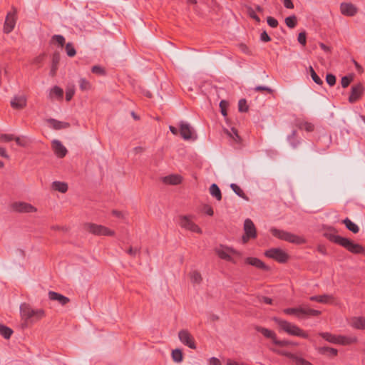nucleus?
<instances>
[{
  "label": "nucleus",
  "instance_id": "1",
  "mask_svg": "<svg viewBox=\"0 0 365 365\" xmlns=\"http://www.w3.org/2000/svg\"><path fill=\"white\" fill-rule=\"evenodd\" d=\"M20 314L21 319L26 324L36 323L46 316L44 309H34L31 305L26 303L21 304Z\"/></svg>",
  "mask_w": 365,
  "mask_h": 365
},
{
  "label": "nucleus",
  "instance_id": "2",
  "mask_svg": "<svg viewBox=\"0 0 365 365\" xmlns=\"http://www.w3.org/2000/svg\"><path fill=\"white\" fill-rule=\"evenodd\" d=\"M273 320L279 325V327L289 335L299 336L304 339H307L309 335L298 326L292 324L286 320L274 317Z\"/></svg>",
  "mask_w": 365,
  "mask_h": 365
},
{
  "label": "nucleus",
  "instance_id": "3",
  "mask_svg": "<svg viewBox=\"0 0 365 365\" xmlns=\"http://www.w3.org/2000/svg\"><path fill=\"white\" fill-rule=\"evenodd\" d=\"M330 240L343 247L346 248L350 252L354 254L363 253L364 251V247L357 243H354L352 240L341 237L339 235H332Z\"/></svg>",
  "mask_w": 365,
  "mask_h": 365
},
{
  "label": "nucleus",
  "instance_id": "4",
  "mask_svg": "<svg viewBox=\"0 0 365 365\" xmlns=\"http://www.w3.org/2000/svg\"><path fill=\"white\" fill-rule=\"evenodd\" d=\"M283 312L288 315H295L298 318L319 316L321 314L320 311L312 309L305 306L294 308H287L283 310Z\"/></svg>",
  "mask_w": 365,
  "mask_h": 365
},
{
  "label": "nucleus",
  "instance_id": "5",
  "mask_svg": "<svg viewBox=\"0 0 365 365\" xmlns=\"http://www.w3.org/2000/svg\"><path fill=\"white\" fill-rule=\"evenodd\" d=\"M270 232L273 236L282 240L297 245H300L304 242V240L302 237L282 230L272 228Z\"/></svg>",
  "mask_w": 365,
  "mask_h": 365
},
{
  "label": "nucleus",
  "instance_id": "6",
  "mask_svg": "<svg viewBox=\"0 0 365 365\" xmlns=\"http://www.w3.org/2000/svg\"><path fill=\"white\" fill-rule=\"evenodd\" d=\"M85 229L90 233L98 236H113L115 235L113 230L105 226L94 223H87L85 225Z\"/></svg>",
  "mask_w": 365,
  "mask_h": 365
},
{
  "label": "nucleus",
  "instance_id": "7",
  "mask_svg": "<svg viewBox=\"0 0 365 365\" xmlns=\"http://www.w3.org/2000/svg\"><path fill=\"white\" fill-rule=\"evenodd\" d=\"M215 252L220 258L228 262H231L232 263H236L232 256L235 255H240L239 252L235 250L224 245H220L217 247L215 249Z\"/></svg>",
  "mask_w": 365,
  "mask_h": 365
},
{
  "label": "nucleus",
  "instance_id": "8",
  "mask_svg": "<svg viewBox=\"0 0 365 365\" xmlns=\"http://www.w3.org/2000/svg\"><path fill=\"white\" fill-rule=\"evenodd\" d=\"M180 226L187 230L202 234L201 228L192 220L191 216L183 215L180 217Z\"/></svg>",
  "mask_w": 365,
  "mask_h": 365
},
{
  "label": "nucleus",
  "instance_id": "9",
  "mask_svg": "<svg viewBox=\"0 0 365 365\" xmlns=\"http://www.w3.org/2000/svg\"><path fill=\"white\" fill-rule=\"evenodd\" d=\"M266 257L274 259L278 262L284 263L288 259V255L280 248H272L265 252Z\"/></svg>",
  "mask_w": 365,
  "mask_h": 365
},
{
  "label": "nucleus",
  "instance_id": "10",
  "mask_svg": "<svg viewBox=\"0 0 365 365\" xmlns=\"http://www.w3.org/2000/svg\"><path fill=\"white\" fill-rule=\"evenodd\" d=\"M245 235L242 237L244 243L247 242L250 238H255L257 232L253 222L250 219H246L244 222Z\"/></svg>",
  "mask_w": 365,
  "mask_h": 365
},
{
  "label": "nucleus",
  "instance_id": "11",
  "mask_svg": "<svg viewBox=\"0 0 365 365\" xmlns=\"http://www.w3.org/2000/svg\"><path fill=\"white\" fill-rule=\"evenodd\" d=\"M178 338L180 341L185 346L192 349H196L195 339L192 334L186 329L180 330L178 332Z\"/></svg>",
  "mask_w": 365,
  "mask_h": 365
},
{
  "label": "nucleus",
  "instance_id": "12",
  "mask_svg": "<svg viewBox=\"0 0 365 365\" xmlns=\"http://www.w3.org/2000/svg\"><path fill=\"white\" fill-rule=\"evenodd\" d=\"M11 208L14 211L21 213H30L37 211L36 207L25 202H15L11 204Z\"/></svg>",
  "mask_w": 365,
  "mask_h": 365
},
{
  "label": "nucleus",
  "instance_id": "13",
  "mask_svg": "<svg viewBox=\"0 0 365 365\" xmlns=\"http://www.w3.org/2000/svg\"><path fill=\"white\" fill-rule=\"evenodd\" d=\"M180 133L182 138L185 140L195 139V138L193 137L194 130L190 126V125L187 123L183 121H181L180 123Z\"/></svg>",
  "mask_w": 365,
  "mask_h": 365
},
{
  "label": "nucleus",
  "instance_id": "14",
  "mask_svg": "<svg viewBox=\"0 0 365 365\" xmlns=\"http://www.w3.org/2000/svg\"><path fill=\"white\" fill-rule=\"evenodd\" d=\"M51 147L55 155L60 158L65 157L68 153L66 148L58 140H53Z\"/></svg>",
  "mask_w": 365,
  "mask_h": 365
},
{
  "label": "nucleus",
  "instance_id": "15",
  "mask_svg": "<svg viewBox=\"0 0 365 365\" xmlns=\"http://www.w3.org/2000/svg\"><path fill=\"white\" fill-rule=\"evenodd\" d=\"M16 21V11H14L13 12H9L6 17L4 26V31L6 34L10 33L14 29Z\"/></svg>",
  "mask_w": 365,
  "mask_h": 365
},
{
  "label": "nucleus",
  "instance_id": "16",
  "mask_svg": "<svg viewBox=\"0 0 365 365\" xmlns=\"http://www.w3.org/2000/svg\"><path fill=\"white\" fill-rule=\"evenodd\" d=\"M364 92V87L361 83H358L351 87V94L349 97V101L351 103L357 101L361 96H362Z\"/></svg>",
  "mask_w": 365,
  "mask_h": 365
},
{
  "label": "nucleus",
  "instance_id": "17",
  "mask_svg": "<svg viewBox=\"0 0 365 365\" xmlns=\"http://www.w3.org/2000/svg\"><path fill=\"white\" fill-rule=\"evenodd\" d=\"M341 13L343 15L353 16L357 12L356 7L351 3H341L340 5Z\"/></svg>",
  "mask_w": 365,
  "mask_h": 365
},
{
  "label": "nucleus",
  "instance_id": "18",
  "mask_svg": "<svg viewBox=\"0 0 365 365\" xmlns=\"http://www.w3.org/2000/svg\"><path fill=\"white\" fill-rule=\"evenodd\" d=\"M48 298L52 301L58 302L61 305L63 306L66 304L70 301L67 297L53 291H50L48 292Z\"/></svg>",
  "mask_w": 365,
  "mask_h": 365
},
{
  "label": "nucleus",
  "instance_id": "19",
  "mask_svg": "<svg viewBox=\"0 0 365 365\" xmlns=\"http://www.w3.org/2000/svg\"><path fill=\"white\" fill-rule=\"evenodd\" d=\"M349 324L356 329H365V317H354L350 319Z\"/></svg>",
  "mask_w": 365,
  "mask_h": 365
},
{
  "label": "nucleus",
  "instance_id": "20",
  "mask_svg": "<svg viewBox=\"0 0 365 365\" xmlns=\"http://www.w3.org/2000/svg\"><path fill=\"white\" fill-rule=\"evenodd\" d=\"M255 330L260 332L264 337L271 339L274 344L275 341L278 340L275 332L272 330L259 326H257Z\"/></svg>",
  "mask_w": 365,
  "mask_h": 365
},
{
  "label": "nucleus",
  "instance_id": "21",
  "mask_svg": "<svg viewBox=\"0 0 365 365\" xmlns=\"http://www.w3.org/2000/svg\"><path fill=\"white\" fill-rule=\"evenodd\" d=\"M245 262L257 268L263 269V270H268L269 267L267 266L262 261H261L259 259L256 257H247L245 259Z\"/></svg>",
  "mask_w": 365,
  "mask_h": 365
},
{
  "label": "nucleus",
  "instance_id": "22",
  "mask_svg": "<svg viewBox=\"0 0 365 365\" xmlns=\"http://www.w3.org/2000/svg\"><path fill=\"white\" fill-rule=\"evenodd\" d=\"M311 301L317 302L322 304H330L333 302V297L330 294H323L312 296L309 298Z\"/></svg>",
  "mask_w": 365,
  "mask_h": 365
},
{
  "label": "nucleus",
  "instance_id": "23",
  "mask_svg": "<svg viewBox=\"0 0 365 365\" xmlns=\"http://www.w3.org/2000/svg\"><path fill=\"white\" fill-rule=\"evenodd\" d=\"M11 105L14 108L21 109L26 106V99L24 96H15L11 101Z\"/></svg>",
  "mask_w": 365,
  "mask_h": 365
},
{
  "label": "nucleus",
  "instance_id": "24",
  "mask_svg": "<svg viewBox=\"0 0 365 365\" xmlns=\"http://www.w3.org/2000/svg\"><path fill=\"white\" fill-rule=\"evenodd\" d=\"M358 339L356 336H346L344 335H339L338 341H336V344L339 345H349L354 343L357 342Z\"/></svg>",
  "mask_w": 365,
  "mask_h": 365
},
{
  "label": "nucleus",
  "instance_id": "25",
  "mask_svg": "<svg viewBox=\"0 0 365 365\" xmlns=\"http://www.w3.org/2000/svg\"><path fill=\"white\" fill-rule=\"evenodd\" d=\"M48 123L51 127L55 130L65 129L69 127V123L67 122L59 121L53 118L48 119Z\"/></svg>",
  "mask_w": 365,
  "mask_h": 365
},
{
  "label": "nucleus",
  "instance_id": "26",
  "mask_svg": "<svg viewBox=\"0 0 365 365\" xmlns=\"http://www.w3.org/2000/svg\"><path fill=\"white\" fill-rule=\"evenodd\" d=\"M163 182L169 185H178L182 181V177L179 175H170L163 179Z\"/></svg>",
  "mask_w": 365,
  "mask_h": 365
},
{
  "label": "nucleus",
  "instance_id": "27",
  "mask_svg": "<svg viewBox=\"0 0 365 365\" xmlns=\"http://www.w3.org/2000/svg\"><path fill=\"white\" fill-rule=\"evenodd\" d=\"M60 61V56L58 53H55L52 57V63L50 70V75L51 76H54L56 75V71L58 69V66Z\"/></svg>",
  "mask_w": 365,
  "mask_h": 365
},
{
  "label": "nucleus",
  "instance_id": "28",
  "mask_svg": "<svg viewBox=\"0 0 365 365\" xmlns=\"http://www.w3.org/2000/svg\"><path fill=\"white\" fill-rule=\"evenodd\" d=\"M51 187L53 190L65 193L68 190V185L66 182L60 181H54L52 182Z\"/></svg>",
  "mask_w": 365,
  "mask_h": 365
},
{
  "label": "nucleus",
  "instance_id": "29",
  "mask_svg": "<svg viewBox=\"0 0 365 365\" xmlns=\"http://www.w3.org/2000/svg\"><path fill=\"white\" fill-rule=\"evenodd\" d=\"M319 334L329 343L336 344V341H338L339 335L332 334L329 332H320Z\"/></svg>",
  "mask_w": 365,
  "mask_h": 365
},
{
  "label": "nucleus",
  "instance_id": "30",
  "mask_svg": "<svg viewBox=\"0 0 365 365\" xmlns=\"http://www.w3.org/2000/svg\"><path fill=\"white\" fill-rule=\"evenodd\" d=\"M63 95V91L60 87L56 86L53 88H51L49 91V98L53 99L54 97L58 98V99H62Z\"/></svg>",
  "mask_w": 365,
  "mask_h": 365
},
{
  "label": "nucleus",
  "instance_id": "31",
  "mask_svg": "<svg viewBox=\"0 0 365 365\" xmlns=\"http://www.w3.org/2000/svg\"><path fill=\"white\" fill-rule=\"evenodd\" d=\"M343 223L345 225L346 227L351 231L353 233H357L359 231V226L353 222L349 218H346L343 220Z\"/></svg>",
  "mask_w": 365,
  "mask_h": 365
},
{
  "label": "nucleus",
  "instance_id": "32",
  "mask_svg": "<svg viewBox=\"0 0 365 365\" xmlns=\"http://www.w3.org/2000/svg\"><path fill=\"white\" fill-rule=\"evenodd\" d=\"M210 195L215 197L217 200H220L222 199L221 191L216 184L213 183L211 185L210 187Z\"/></svg>",
  "mask_w": 365,
  "mask_h": 365
},
{
  "label": "nucleus",
  "instance_id": "33",
  "mask_svg": "<svg viewBox=\"0 0 365 365\" xmlns=\"http://www.w3.org/2000/svg\"><path fill=\"white\" fill-rule=\"evenodd\" d=\"M318 351L322 354H325L328 353L329 355H331L334 356H336L338 354L337 349L332 348V347H328V346L319 347L318 349Z\"/></svg>",
  "mask_w": 365,
  "mask_h": 365
},
{
  "label": "nucleus",
  "instance_id": "34",
  "mask_svg": "<svg viewBox=\"0 0 365 365\" xmlns=\"http://www.w3.org/2000/svg\"><path fill=\"white\" fill-rule=\"evenodd\" d=\"M13 334V331L9 327L0 324V334L5 339H9Z\"/></svg>",
  "mask_w": 365,
  "mask_h": 365
},
{
  "label": "nucleus",
  "instance_id": "35",
  "mask_svg": "<svg viewBox=\"0 0 365 365\" xmlns=\"http://www.w3.org/2000/svg\"><path fill=\"white\" fill-rule=\"evenodd\" d=\"M299 128L302 130H304L307 132H312L314 129V125L310 122L302 121L300 122L298 125Z\"/></svg>",
  "mask_w": 365,
  "mask_h": 365
},
{
  "label": "nucleus",
  "instance_id": "36",
  "mask_svg": "<svg viewBox=\"0 0 365 365\" xmlns=\"http://www.w3.org/2000/svg\"><path fill=\"white\" fill-rule=\"evenodd\" d=\"M226 133L233 140L234 142H240V137L239 136L237 131L235 128H232L230 130H227Z\"/></svg>",
  "mask_w": 365,
  "mask_h": 365
},
{
  "label": "nucleus",
  "instance_id": "37",
  "mask_svg": "<svg viewBox=\"0 0 365 365\" xmlns=\"http://www.w3.org/2000/svg\"><path fill=\"white\" fill-rule=\"evenodd\" d=\"M191 282L195 284H200L202 282V277L200 272L194 270L190 273Z\"/></svg>",
  "mask_w": 365,
  "mask_h": 365
},
{
  "label": "nucleus",
  "instance_id": "38",
  "mask_svg": "<svg viewBox=\"0 0 365 365\" xmlns=\"http://www.w3.org/2000/svg\"><path fill=\"white\" fill-rule=\"evenodd\" d=\"M79 86L83 91H89L91 88V84L84 78H80Z\"/></svg>",
  "mask_w": 365,
  "mask_h": 365
},
{
  "label": "nucleus",
  "instance_id": "39",
  "mask_svg": "<svg viewBox=\"0 0 365 365\" xmlns=\"http://www.w3.org/2000/svg\"><path fill=\"white\" fill-rule=\"evenodd\" d=\"M230 187L232 188L233 192L236 195H237L239 197L247 200V198L246 197L243 190L240 188V186H238L237 185H236L235 183H232V184L230 185Z\"/></svg>",
  "mask_w": 365,
  "mask_h": 365
},
{
  "label": "nucleus",
  "instance_id": "40",
  "mask_svg": "<svg viewBox=\"0 0 365 365\" xmlns=\"http://www.w3.org/2000/svg\"><path fill=\"white\" fill-rule=\"evenodd\" d=\"M309 71L311 77H312V80L314 81V82H315L318 85H322L323 81L319 78V76H318V75L316 73V72L314 71L312 66H310L309 67Z\"/></svg>",
  "mask_w": 365,
  "mask_h": 365
},
{
  "label": "nucleus",
  "instance_id": "41",
  "mask_svg": "<svg viewBox=\"0 0 365 365\" xmlns=\"http://www.w3.org/2000/svg\"><path fill=\"white\" fill-rule=\"evenodd\" d=\"M172 358L175 362L180 363L182 361V353L180 349H175L172 351Z\"/></svg>",
  "mask_w": 365,
  "mask_h": 365
},
{
  "label": "nucleus",
  "instance_id": "42",
  "mask_svg": "<svg viewBox=\"0 0 365 365\" xmlns=\"http://www.w3.org/2000/svg\"><path fill=\"white\" fill-rule=\"evenodd\" d=\"M14 140L16 141V143L18 145L21 146V147H26L29 144V140L26 136H21V137H19V136L15 137L14 136Z\"/></svg>",
  "mask_w": 365,
  "mask_h": 365
},
{
  "label": "nucleus",
  "instance_id": "43",
  "mask_svg": "<svg viewBox=\"0 0 365 365\" xmlns=\"http://www.w3.org/2000/svg\"><path fill=\"white\" fill-rule=\"evenodd\" d=\"M297 22V17L294 15L288 16L285 19L286 25L291 29L296 26Z\"/></svg>",
  "mask_w": 365,
  "mask_h": 365
},
{
  "label": "nucleus",
  "instance_id": "44",
  "mask_svg": "<svg viewBox=\"0 0 365 365\" xmlns=\"http://www.w3.org/2000/svg\"><path fill=\"white\" fill-rule=\"evenodd\" d=\"M66 51L69 57H73L76 54V51L72 43H67L66 44Z\"/></svg>",
  "mask_w": 365,
  "mask_h": 365
},
{
  "label": "nucleus",
  "instance_id": "45",
  "mask_svg": "<svg viewBox=\"0 0 365 365\" xmlns=\"http://www.w3.org/2000/svg\"><path fill=\"white\" fill-rule=\"evenodd\" d=\"M75 93L74 86H68L66 90V100L69 101L73 98Z\"/></svg>",
  "mask_w": 365,
  "mask_h": 365
},
{
  "label": "nucleus",
  "instance_id": "46",
  "mask_svg": "<svg viewBox=\"0 0 365 365\" xmlns=\"http://www.w3.org/2000/svg\"><path fill=\"white\" fill-rule=\"evenodd\" d=\"M275 345L279 346H297L298 344L296 342H293L288 340H277L275 341Z\"/></svg>",
  "mask_w": 365,
  "mask_h": 365
},
{
  "label": "nucleus",
  "instance_id": "47",
  "mask_svg": "<svg viewBox=\"0 0 365 365\" xmlns=\"http://www.w3.org/2000/svg\"><path fill=\"white\" fill-rule=\"evenodd\" d=\"M52 41L56 42L61 47L65 44V38L62 35H54L52 36Z\"/></svg>",
  "mask_w": 365,
  "mask_h": 365
},
{
  "label": "nucleus",
  "instance_id": "48",
  "mask_svg": "<svg viewBox=\"0 0 365 365\" xmlns=\"http://www.w3.org/2000/svg\"><path fill=\"white\" fill-rule=\"evenodd\" d=\"M353 81V77L351 76H346L341 78V84L343 88H346L349 86L350 83Z\"/></svg>",
  "mask_w": 365,
  "mask_h": 365
},
{
  "label": "nucleus",
  "instance_id": "49",
  "mask_svg": "<svg viewBox=\"0 0 365 365\" xmlns=\"http://www.w3.org/2000/svg\"><path fill=\"white\" fill-rule=\"evenodd\" d=\"M238 109L240 112H246L248 110L247 101L245 99H240L238 102Z\"/></svg>",
  "mask_w": 365,
  "mask_h": 365
},
{
  "label": "nucleus",
  "instance_id": "50",
  "mask_svg": "<svg viewBox=\"0 0 365 365\" xmlns=\"http://www.w3.org/2000/svg\"><path fill=\"white\" fill-rule=\"evenodd\" d=\"M14 139V135L12 134H1L0 135V142H9Z\"/></svg>",
  "mask_w": 365,
  "mask_h": 365
},
{
  "label": "nucleus",
  "instance_id": "51",
  "mask_svg": "<svg viewBox=\"0 0 365 365\" xmlns=\"http://www.w3.org/2000/svg\"><path fill=\"white\" fill-rule=\"evenodd\" d=\"M228 106V102L225 101V100H222L220 101V110H221V113L223 116H226L227 115V110H226V108Z\"/></svg>",
  "mask_w": 365,
  "mask_h": 365
},
{
  "label": "nucleus",
  "instance_id": "52",
  "mask_svg": "<svg viewBox=\"0 0 365 365\" xmlns=\"http://www.w3.org/2000/svg\"><path fill=\"white\" fill-rule=\"evenodd\" d=\"M272 351L279 354V355L287 356L291 359H292V358H294V354H293L290 352L286 351H281V350L274 349H272Z\"/></svg>",
  "mask_w": 365,
  "mask_h": 365
},
{
  "label": "nucleus",
  "instance_id": "53",
  "mask_svg": "<svg viewBox=\"0 0 365 365\" xmlns=\"http://www.w3.org/2000/svg\"><path fill=\"white\" fill-rule=\"evenodd\" d=\"M91 71L93 73H96L98 75L106 74L105 70L100 66H93L91 68Z\"/></svg>",
  "mask_w": 365,
  "mask_h": 365
},
{
  "label": "nucleus",
  "instance_id": "54",
  "mask_svg": "<svg viewBox=\"0 0 365 365\" xmlns=\"http://www.w3.org/2000/svg\"><path fill=\"white\" fill-rule=\"evenodd\" d=\"M327 83L330 86H333L336 83V77L333 74H327L326 76Z\"/></svg>",
  "mask_w": 365,
  "mask_h": 365
},
{
  "label": "nucleus",
  "instance_id": "55",
  "mask_svg": "<svg viewBox=\"0 0 365 365\" xmlns=\"http://www.w3.org/2000/svg\"><path fill=\"white\" fill-rule=\"evenodd\" d=\"M254 90L255 91H264L268 92L269 93H273V90L272 88H270L269 87H267V86H257L254 88Z\"/></svg>",
  "mask_w": 365,
  "mask_h": 365
},
{
  "label": "nucleus",
  "instance_id": "56",
  "mask_svg": "<svg viewBox=\"0 0 365 365\" xmlns=\"http://www.w3.org/2000/svg\"><path fill=\"white\" fill-rule=\"evenodd\" d=\"M267 22L269 26L272 28H276L278 25V21L273 17H268L267 19Z\"/></svg>",
  "mask_w": 365,
  "mask_h": 365
},
{
  "label": "nucleus",
  "instance_id": "57",
  "mask_svg": "<svg viewBox=\"0 0 365 365\" xmlns=\"http://www.w3.org/2000/svg\"><path fill=\"white\" fill-rule=\"evenodd\" d=\"M306 33L304 31L299 34L297 40L300 44L304 46L306 44Z\"/></svg>",
  "mask_w": 365,
  "mask_h": 365
},
{
  "label": "nucleus",
  "instance_id": "58",
  "mask_svg": "<svg viewBox=\"0 0 365 365\" xmlns=\"http://www.w3.org/2000/svg\"><path fill=\"white\" fill-rule=\"evenodd\" d=\"M292 360L295 362L296 365H304V362H305V359L302 358V357H299L296 355L294 356V358H292Z\"/></svg>",
  "mask_w": 365,
  "mask_h": 365
},
{
  "label": "nucleus",
  "instance_id": "59",
  "mask_svg": "<svg viewBox=\"0 0 365 365\" xmlns=\"http://www.w3.org/2000/svg\"><path fill=\"white\" fill-rule=\"evenodd\" d=\"M127 253L130 256L135 257L137 255L140 253V250L138 248L130 247L128 250Z\"/></svg>",
  "mask_w": 365,
  "mask_h": 365
},
{
  "label": "nucleus",
  "instance_id": "60",
  "mask_svg": "<svg viewBox=\"0 0 365 365\" xmlns=\"http://www.w3.org/2000/svg\"><path fill=\"white\" fill-rule=\"evenodd\" d=\"M209 365H222L220 361L216 357H211L208 360Z\"/></svg>",
  "mask_w": 365,
  "mask_h": 365
},
{
  "label": "nucleus",
  "instance_id": "61",
  "mask_svg": "<svg viewBox=\"0 0 365 365\" xmlns=\"http://www.w3.org/2000/svg\"><path fill=\"white\" fill-rule=\"evenodd\" d=\"M260 40L264 42H268L271 38L266 31H263L260 34Z\"/></svg>",
  "mask_w": 365,
  "mask_h": 365
},
{
  "label": "nucleus",
  "instance_id": "62",
  "mask_svg": "<svg viewBox=\"0 0 365 365\" xmlns=\"http://www.w3.org/2000/svg\"><path fill=\"white\" fill-rule=\"evenodd\" d=\"M44 56H45L44 54H41V55L36 56L35 58H34L32 63L34 64H41L44 59Z\"/></svg>",
  "mask_w": 365,
  "mask_h": 365
},
{
  "label": "nucleus",
  "instance_id": "63",
  "mask_svg": "<svg viewBox=\"0 0 365 365\" xmlns=\"http://www.w3.org/2000/svg\"><path fill=\"white\" fill-rule=\"evenodd\" d=\"M203 211L208 215L212 216L213 215V210L212 208L207 205H204L203 207Z\"/></svg>",
  "mask_w": 365,
  "mask_h": 365
},
{
  "label": "nucleus",
  "instance_id": "64",
  "mask_svg": "<svg viewBox=\"0 0 365 365\" xmlns=\"http://www.w3.org/2000/svg\"><path fill=\"white\" fill-rule=\"evenodd\" d=\"M284 6L287 9H293L294 4L292 0H283Z\"/></svg>",
  "mask_w": 365,
  "mask_h": 365
}]
</instances>
